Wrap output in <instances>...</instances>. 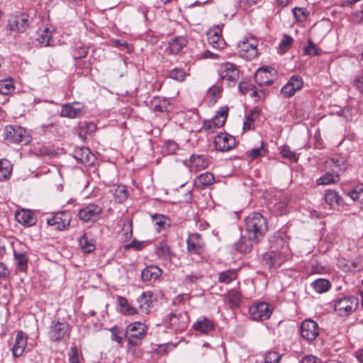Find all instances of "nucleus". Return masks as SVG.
Returning a JSON list of instances; mask_svg holds the SVG:
<instances>
[{
    "instance_id": "nucleus-51",
    "label": "nucleus",
    "mask_w": 363,
    "mask_h": 363,
    "mask_svg": "<svg viewBox=\"0 0 363 363\" xmlns=\"http://www.w3.org/2000/svg\"><path fill=\"white\" fill-rule=\"evenodd\" d=\"M122 235L125 240H128L131 238L133 235V226L132 221L130 220H125L122 228Z\"/></svg>"
},
{
    "instance_id": "nucleus-41",
    "label": "nucleus",
    "mask_w": 363,
    "mask_h": 363,
    "mask_svg": "<svg viewBox=\"0 0 363 363\" xmlns=\"http://www.w3.org/2000/svg\"><path fill=\"white\" fill-rule=\"evenodd\" d=\"M270 68L259 69L255 74V81L259 85H270L272 84V80L266 79L267 78V73L269 71Z\"/></svg>"
},
{
    "instance_id": "nucleus-59",
    "label": "nucleus",
    "mask_w": 363,
    "mask_h": 363,
    "mask_svg": "<svg viewBox=\"0 0 363 363\" xmlns=\"http://www.w3.org/2000/svg\"><path fill=\"white\" fill-rule=\"evenodd\" d=\"M296 92L294 88H292L290 84L287 83L281 89V93L284 98H290L293 96Z\"/></svg>"
},
{
    "instance_id": "nucleus-24",
    "label": "nucleus",
    "mask_w": 363,
    "mask_h": 363,
    "mask_svg": "<svg viewBox=\"0 0 363 363\" xmlns=\"http://www.w3.org/2000/svg\"><path fill=\"white\" fill-rule=\"evenodd\" d=\"M188 40L184 36H177L169 41V49L173 55L179 53L187 45Z\"/></svg>"
},
{
    "instance_id": "nucleus-55",
    "label": "nucleus",
    "mask_w": 363,
    "mask_h": 363,
    "mask_svg": "<svg viewBox=\"0 0 363 363\" xmlns=\"http://www.w3.org/2000/svg\"><path fill=\"white\" fill-rule=\"evenodd\" d=\"M281 354L274 351L269 352L264 358V363H279Z\"/></svg>"
},
{
    "instance_id": "nucleus-34",
    "label": "nucleus",
    "mask_w": 363,
    "mask_h": 363,
    "mask_svg": "<svg viewBox=\"0 0 363 363\" xmlns=\"http://www.w3.org/2000/svg\"><path fill=\"white\" fill-rule=\"evenodd\" d=\"M137 301L141 311L143 313H147L152 303L150 292L142 293V294L138 298Z\"/></svg>"
},
{
    "instance_id": "nucleus-9",
    "label": "nucleus",
    "mask_w": 363,
    "mask_h": 363,
    "mask_svg": "<svg viewBox=\"0 0 363 363\" xmlns=\"http://www.w3.org/2000/svg\"><path fill=\"white\" fill-rule=\"evenodd\" d=\"M272 310L266 302L255 303L249 308V314L254 320H264L270 318Z\"/></svg>"
},
{
    "instance_id": "nucleus-17",
    "label": "nucleus",
    "mask_w": 363,
    "mask_h": 363,
    "mask_svg": "<svg viewBox=\"0 0 363 363\" xmlns=\"http://www.w3.org/2000/svg\"><path fill=\"white\" fill-rule=\"evenodd\" d=\"M84 113L83 106L79 103H69L62 106L60 116L69 118H79Z\"/></svg>"
},
{
    "instance_id": "nucleus-57",
    "label": "nucleus",
    "mask_w": 363,
    "mask_h": 363,
    "mask_svg": "<svg viewBox=\"0 0 363 363\" xmlns=\"http://www.w3.org/2000/svg\"><path fill=\"white\" fill-rule=\"evenodd\" d=\"M178 149V145L174 141H167L162 147L163 152L167 155H172L176 152Z\"/></svg>"
},
{
    "instance_id": "nucleus-54",
    "label": "nucleus",
    "mask_w": 363,
    "mask_h": 363,
    "mask_svg": "<svg viewBox=\"0 0 363 363\" xmlns=\"http://www.w3.org/2000/svg\"><path fill=\"white\" fill-rule=\"evenodd\" d=\"M288 205V201L286 197L276 202L274 205V211L278 214H283L286 211Z\"/></svg>"
},
{
    "instance_id": "nucleus-5",
    "label": "nucleus",
    "mask_w": 363,
    "mask_h": 363,
    "mask_svg": "<svg viewBox=\"0 0 363 363\" xmlns=\"http://www.w3.org/2000/svg\"><path fill=\"white\" fill-rule=\"evenodd\" d=\"M147 327L140 322L130 323L127 326L128 344L130 346H136L145 338L147 335Z\"/></svg>"
},
{
    "instance_id": "nucleus-33",
    "label": "nucleus",
    "mask_w": 363,
    "mask_h": 363,
    "mask_svg": "<svg viewBox=\"0 0 363 363\" xmlns=\"http://www.w3.org/2000/svg\"><path fill=\"white\" fill-rule=\"evenodd\" d=\"M152 220L157 232H160L169 225V218L162 214L152 215Z\"/></svg>"
},
{
    "instance_id": "nucleus-45",
    "label": "nucleus",
    "mask_w": 363,
    "mask_h": 363,
    "mask_svg": "<svg viewBox=\"0 0 363 363\" xmlns=\"http://www.w3.org/2000/svg\"><path fill=\"white\" fill-rule=\"evenodd\" d=\"M51 38V31L48 28H45L41 31L38 38H37V40L42 46L47 47L50 45Z\"/></svg>"
},
{
    "instance_id": "nucleus-23",
    "label": "nucleus",
    "mask_w": 363,
    "mask_h": 363,
    "mask_svg": "<svg viewBox=\"0 0 363 363\" xmlns=\"http://www.w3.org/2000/svg\"><path fill=\"white\" fill-rule=\"evenodd\" d=\"M79 244L81 250L84 253H91L96 249L95 240L87 233L85 232L79 238Z\"/></svg>"
},
{
    "instance_id": "nucleus-1",
    "label": "nucleus",
    "mask_w": 363,
    "mask_h": 363,
    "mask_svg": "<svg viewBox=\"0 0 363 363\" xmlns=\"http://www.w3.org/2000/svg\"><path fill=\"white\" fill-rule=\"evenodd\" d=\"M325 173L316 180L318 185H330L340 180V175L347 169L345 158L335 156L328 158L324 162Z\"/></svg>"
},
{
    "instance_id": "nucleus-27",
    "label": "nucleus",
    "mask_w": 363,
    "mask_h": 363,
    "mask_svg": "<svg viewBox=\"0 0 363 363\" xmlns=\"http://www.w3.org/2000/svg\"><path fill=\"white\" fill-rule=\"evenodd\" d=\"M155 254L158 258L162 259L163 261H169L174 255V252L171 250V247L168 245L164 243L160 244L156 247Z\"/></svg>"
},
{
    "instance_id": "nucleus-20",
    "label": "nucleus",
    "mask_w": 363,
    "mask_h": 363,
    "mask_svg": "<svg viewBox=\"0 0 363 363\" xmlns=\"http://www.w3.org/2000/svg\"><path fill=\"white\" fill-rule=\"evenodd\" d=\"M16 220L26 226H31L35 224L36 218L33 211L28 209H23L15 213Z\"/></svg>"
},
{
    "instance_id": "nucleus-22",
    "label": "nucleus",
    "mask_w": 363,
    "mask_h": 363,
    "mask_svg": "<svg viewBox=\"0 0 363 363\" xmlns=\"http://www.w3.org/2000/svg\"><path fill=\"white\" fill-rule=\"evenodd\" d=\"M193 328L203 334H208L215 328L214 323L212 320L207 318H201L196 320L193 325Z\"/></svg>"
},
{
    "instance_id": "nucleus-15",
    "label": "nucleus",
    "mask_w": 363,
    "mask_h": 363,
    "mask_svg": "<svg viewBox=\"0 0 363 363\" xmlns=\"http://www.w3.org/2000/svg\"><path fill=\"white\" fill-rule=\"evenodd\" d=\"M300 330L301 337L308 341L313 340L319 334L318 323L311 319L303 320Z\"/></svg>"
},
{
    "instance_id": "nucleus-2",
    "label": "nucleus",
    "mask_w": 363,
    "mask_h": 363,
    "mask_svg": "<svg viewBox=\"0 0 363 363\" xmlns=\"http://www.w3.org/2000/svg\"><path fill=\"white\" fill-rule=\"evenodd\" d=\"M245 229L250 239L258 242L267 230L266 219L259 213H252L245 218Z\"/></svg>"
},
{
    "instance_id": "nucleus-39",
    "label": "nucleus",
    "mask_w": 363,
    "mask_h": 363,
    "mask_svg": "<svg viewBox=\"0 0 363 363\" xmlns=\"http://www.w3.org/2000/svg\"><path fill=\"white\" fill-rule=\"evenodd\" d=\"M311 286L316 292L321 294L328 291L331 284L330 281L325 279H318L311 284Z\"/></svg>"
},
{
    "instance_id": "nucleus-3",
    "label": "nucleus",
    "mask_w": 363,
    "mask_h": 363,
    "mask_svg": "<svg viewBox=\"0 0 363 363\" xmlns=\"http://www.w3.org/2000/svg\"><path fill=\"white\" fill-rule=\"evenodd\" d=\"M72 330L71 325L63 320H53L51 321L48 337L55 342L66 340L69 338Z\"/></svg>"
},
{
    "instance_id": "nucleus-50",
    "label": "nucleus",
    "mask_w": 363,
    "mask_h": 363,
    "mask_svg": "<svg viewBox=\"0 0 363 363\" xmlns=\"http://www.w3.org/2000/svg\"><path fill=\"white\" fill-rule=\"evenodd\" d=\"M308 45L304 48L303 54L305 55L316 56L320 54L319 49L311 38L307 40Z\"/></svg>"
},
{
    "instance_id": "nucleus-44",
    "label": "nucleus",
    "mask_w": 363,
    "mask_h": 363,
    "mask_svg": "<svg viewBox=\"0 0 363 363\" xmlns=\"http://www.w3.org/2000/svg\"><path fill=\"white\" fill-rule=\"evenodd\" d=\"M14 90L13 81L11 78L5 79L0 81V94L8 95Z\"/></svg>"
},
{
    "instance_id": "nucleus-43",
    "label": "nucleus",
    "mask_w": 363,
    "mask_h": 363,
    "mask_svg": "<svg viewBox=\"0 0 363 363\" xmlns=\"http://www.w3.org/2000/svg\"><path fill=\"white\" fill-rule=\"evenodd\" d=\"M113 194L115 198V200L118 203L124 202L128 198V193L126 190V187L123 185L117 186L113 190Z\"/></svg>"
},
{
    "instance_id": "nucleus-14",
    "label": "nucleus",
    "mask_w": 363,
    "mask_h": 363,
    "mask_svg": "<svg viewBox=\"0 0 363 363\" xmlns=\"http://www.w3.org/2000/svg\"><path fill=\"white\" fill-rule=\"evenodd\" d=\"M29 26V18L26 13L11 16L7 24V29L16 33L24 32Z\"/></svg>"
},
{
    "instance_id": "nucleus-61",
    "label": "nucleus",
    "mask_w": 363,
    "mask_h": 363,
    "mask_svg": "<svg viewBox=\"0 0 363 363\" xmlns=\"http://www.w3.org/2000/svg\"><path fill=\"white\" fill-rule=\"evenodd\" d=\"M238 89L242 94L245 95L250 89H253V85L247 82H241L239 83Z\"/></svg>"
},
{
    "instance_id": "nucleus-13",
    "label": "nucleus",
    "mask_w": 363,
    "mask_h": 363,
    "mask_svg": "<svg viewBox=\"0 0 363 363\" xmlns=\"http://www.w3.org/2000/svg\"><path fill=\"white\" fill-rule=\"evenodd\" d=\"M187 251L190 255H201L205 251V242L199 233L190 234L186 240Z\"/></svg>"
},
{
    "instance_id": "nucleus-42",
    "label": "nucleus",
    "mask_w": 363,
    "mask_h": 363,
    "mask_svg": "<svg viewBox=\"0 0 363 363\" xmlns=\"http://www.w3.org/2000/svg\"><path fill=\"white\" fill-rule=\"evenodd\" d=\"M259 116V110L258 108L252 109L246 116L245 121L243 123V130H250L252 128V123L256 118Z\"/></svg>"
},
{
    "instance_id": "nucleus-47",
    "label": "nucleus",
    "mask_w": 363,
    "mask_h": 363,
    "mask_svg": "<svg viewBox=\"0 0 363 363\" xmlns=\"http://www.w3.org/2000/svg\"><path fill=\"white\" fill-rule=\"evenodd\" d=\"M203 275L199 272H192L190 274L185 277L184 279V284L187 286H191L192 284H196L199 281L202 279Z\"/></svg>"
},
{
    "instance_id": "nucleus-53",
    "label": "nucleus",
    "mask_w": 363,
    "mask_h": 363,
    "mask_svg": "<svg viewBox=\"0 0 363 363\" xmlns=\"http://www.w3.org/2000/svg\"><path fill=\"white\" fill-rule=\"evenodd\" d=\"M281 154L283 157L289 160L291 162H296L298 161L295 152L291 150L289 146H283L281 150Z\"/></svg>"
},
{
    "instance_id": "nucleus-12",
    "label": "nucleus",
    "mask_w": 363,
    "mask_h": 363,
    "mask_svg": "<svg viewBox=\"0 0 363 363\" xmlns=\"http://www.w3.org/2000/svg\"><path fill=\"white\" fill-rule=\"evenodd\" d=\"M102 213V207L95 204L89 203L79 211L78 216L83 222L96 221Z\"/></svg>"
},
{
    "instance_id": "nucleus-64",
    "label": "nucleus",
    "mask_w": 363,
    "mask_h": 363,
    "mask_svg": "<svg viewBox=\"0 0 363 363\" xmlns=\"http://www.w3.org/2000/svg\"><path fill=\"white\" fill-rule=\"evenodd\" d=\"M353 85L361 94H363V73L354 79Z\"/></svg>"
},
{
    "instance_id": "nucleus-25",
    "label": "nucleus",
    "mask_w": 363,
    "mask_h": 363,
    "mask_svg": "<svg viewBox=\"0 0 363 363\" xmlns=\"http://www.w3.org/2000/svg\"><path fill=\"white\" fill-rule=\"evenodd\" d=\"M162 274V270L156 266L145 267L141 272V279L143 281L156 280Z\"/></svg>"
},
{
    "instance_id": "nucleus-10",
    "label": "nucleus",
    "mask_w": 363,
    "mask_h": 363,
    "mask_svg": "<svg viewBox=\"0 0 363 363\" xmlns=\"http://www.w3.org/2000/svg\"><path fill=\"white\" fill-rule=\"evenodd\" d=\"M218 74L220 79L226 81L229 85H231V83L235 84L239 78V70L235 65L225 62L220 65Z\"/></svg>"
},
{
    "instance_id": "nucleus-49",
    "label": "nucleus",
    "mask_w": 363,
    "mask_h": 363,
    "mask_svg": "<svg viewBox=\"0 0 363 363\" xmlns=\"http://www.w3.org/2000/svg\"><path fill=\"white\" fill-rule=\"evenodd\" d=\"M228 298L232 307H237L239 306L241 295L238 291L235 289L230 290L228 294Z\"/></svg>"
},
{
    "instance_id": "nucleus-18",
    "label": "nucleus",
    "mask_w": 363,
    "mask_h": 363,
    "mask_svg": "<svg viewBox=\"0 0 363 363\" xmlns=\"http://www.w3.org/2000/svg\"><path fill=\"white\" fill-rule=\"evenodd\" d=\"M73 157L82 164L90 166L94 164L95 156L87 147H77L74 150Z\"/></svg>"
},
{
    "instance_id": "nucleus-38",
    "label": "nucleus",
    "mask_w": 363,
    "mask_h": 363,
    "mask_svg": "<svg viewBox=\"0 0 363 363\" xmlns=\"http://www.w3.org/2000/svg\"><path fill=\"white\" fill-rule=\"evenodd\" d=\"M12 167L9 160H0V181L6 180L11 176Z\"/></svg>"
},
{
    "instance_id": "nucleus-36",
    "label": "nucleus",
    "mask_w": 363,
    "mask_h": 363,
    "mask_svg": "<svg viewBox=\"0 0 363 363\" xmlns=\"http://www.w3.org/2000/svg\"><path fill=\"white\" fill-rule=\"evenodd\" d=\"M14 259L16 266L21 272H26L28 269V259L25 253L13 252Z\"/></svg>"
},
{
    "instance_id": "nucleus-7",
    "label": "nucleus",
    "mask_w": 363,
    "mask_h": 363,
    "mask_svg": "<svg viewBox=\"0 0 363 363\" xmlns=\"http://www.w3.org/2000/svg\"><path fill=\"white\" fill-rule=\"evenodd\" d=\"M189 323V317L185 311H175L169 313L168 316V324L175 332L185 330Z\"/></svg>"
},
{
    "instance_id": "nucleus-56",
    "label": "nucleus",
    "mask_w": 363,
    "mask_h": 363,
    "mask_svg": "<svg viewBox=\"0 0 363 363\" xmlns=\"http://www.w3.org/2000/svg\"><path fill=\"white\" fill-rule=\"evenodd\" d=\"M350 272H360L363 269V259L362 258H356L350 259Z\"/></svg>"
},
{
    "instance_id": "nucleus-62",
    "label": "nucleus",
    "mask_w": 363,
    "mask_h": 363,
    "mask_svg": "<svg viewBox=\"0 0 363 363\" xmlns=\"http://www.w3.org/2000/svg\"><path fill=\"white\" fill-rule=\"evenodd\" d=\"M220 32L216 31L212 36L208 38V42L213 48H219V40L220 38Z\"/></svg>"
},
{
    "instance_id": "nucleus-32",
    "label": "nucleus",
    "mask_w": 363,
    "mask_h": 363,
    "mask_svg": "<svg viewBox=\"0 0 363 363\" xmlns=\"http://www.w3.org/2000/svg\"><path fill=\"white\" fill-rule=\"evenodd\" d=\"M237 278L238 272L236 269H228L225 271H223L218 274V281L219 283L228 284L230 282L235 280Z\"/></svg>"
},
{
    "instance_id": "nucleus-52",
    "label": "nucleus",
    "mask_w": 363,
    "mask_h": 363,
    "mask_svg": "<svg viewBox=\"0 0 363 363\" xmlns=\"http://www.w3.org/2000/svg\"><path fill=\"white\" fill-rule=\"evenodd\" d=\"M287 84H290L292 88H294L295 91H298L303 87V82L300 76L293 75L290 77Z\"/></svg>"
},
{
    "instance_id": "nucleus-48",
    "label": "nucleus",
    "mask_w": 363,
    "mask_h": 363,
    "mask_svg": "<svg viewBox=\"0 0 363 363\" xmlns=\"http://www.w3.org/2000/svg\"><path fill=\"white\" fill-rule=\"evenodd\" d=\"M169 77L178 82H183L186 77V73L183 69L174 68L169 71Z\"/></svg>"
},
{
    "instance_id": "nucleus-60",
    "label": "nucleus",
    "mask_w": 363,
    "mask_h": 363,
    "mask_svg": "<svg viewBox=\"0 0 363 363\" xmlns=\"http://www.w3.org/2000/svg\"><path fill=\"white\" fill-rule=\"evenodd\" d=\"M263 143H262L259 147L253 148L250 151V156L252 160H255L259 157L264 156L265 155L266 150L262 147Z\"/></svg>"
},
{
    "instance_id": "nucleus-21",
    "label": "nucleus",
    "mask_w": 363,
    "mask_h": 363,
    "mask_svg": "<svg viewBox=\"0 0 363 363\" xmlns=\"http://www.w3.org/2000/svg\"><path fill=\"white\" fill-rule=\"evenodd\" d=\"M152 105L156 114L167 113L173 109V106L167 99L155 98L152 101Z\"/></svg>"
},
{
    "instance_id": "nucleus-16",
    "label": "nucleus",
    "mask_w": 363,
    "mask_h": 363,
    "mask_svg": "<svg viewBox=\"0 0 363 363\" xmlns=\"http://www.w3.org/2000/svg\"><path fill=\"white\" fill-rule=\"evenodd\" d=\"M236 145L235 138L228 133L217 135L214 139V145L218 150L226 152L233 149Z\"/></svg>"
},
{
    "instance_id": "nucleus-26",
    "label": "nucleus",
    "mask_w": 363,
    "mask_h": 363,
    "mask_svg": "<svg viewBox=\"0 0 363 363\" xmlns=\"http://www.w3.org/2000/svg\"><path fill=\"white\" fill-rule=\"evenodd\" d=\"M253 240L250 239L249 236L247 238L241 237L240 240L235 243V250L240 253H248L252 251Z\"/></svg>"
},
{
    "instance_id": "nucleus-37",
    "label": "nucleus",
    "mask_w": 363,
    "mask_h": 363,
    "mask_svg": "<svg viewBox=\"0 0 363 363\" xmlns=\"http://www.w3.org/2000/svg\"><path fill=\"white\" fill-rule=\"evenodd\" d=\"M263 259L269 264V267L277 268L281 264V260L274 252H267L263 255Z\"/></svg>"
},
{
    "instance_id": "nucleus-40",
    "label": "nucleus",
    "mask_w": 363,
    "mask_h": 363,
    "mask_svg": "<svg viewBox=\"0 0 363 363\" xmlns=\"http://www.w3.org/2000/svg\"><path fill=\"white\" fill-rule=\"evenodd\" d=\"M118 303L121 307V312L125 315H134L138 313L135 308L132 307L128 302V300L122 296H118Z\"/></svg>"
},
{
    "instance_id": "nucleus-58",
    "label": "nucleus",
    "mask_w": 363,
    "mask_h": 363,
    "mask_svg": "<svg viewBox=\"0 0 363 363\" xmlns=\"http://www.w3.org/2000/svg\"><path fill=\"white\" fill-rule=\"evenodd\" d=\"M96 130V125L94 123H89L80 127L79 135L82 136V133L91 135Z\"/></svg>"
},
{
    "instance_id": "nucleus-46",
    "label": "nucleus",
    "mask_w": 363,
    "mask_h": 363,
    "mask_svg": "<svg viewBox=\"0 0 363 363\" xmlns=\"http://www.w3.org/2000/svg\"><path fill=\"white\" fill-rule=\"evenodd\" d=\"M293 42L294 40L291 36L284 35L279 45L278 52L281 55L284 54L291 47Z\"/></svg>"
},
{
    "instance_id": "nucleus-35",
    "label": "nucleus",
    "mask_w": 363,
    "mask_h": 363,
    "mask_svg": "<svg viewBox=\"0 0 363 363\" xmlns=\"http://www.w3.org/2000/svg\"><path fill=\"white\" fill-rule=\"evenodd\" d=\"M228 107H222L220 111H218L216 115L211 120L213 123L216 124L217 128L222 127L227 119L228 117Z\"/></svg>"
},
{
    "instance_id": "nucleus-29",
    "label": "nucleus",
    "mask_w": 363,
    "mask_h": 363,
    "mask_svg": "<svg viewBox=\"0 0 363 363\" xmlns=\"http://www.w3.org/2000/svg\"><path fill=\"white\" fill-rule=\"evenodd\" d=\"M110 332L111 340L116 342L118 345H122L125 338L128 340L127 328L124 330L122 328L114 325L110 329Z\"/></svg>"
},
{
    "instance_id": "nucleus-4",
    "label": "nucleus",
    "mask_w": 363,
    "mask_h": 363,
    "mask_svg": "<svg viewBox=\"0 0 363 363\" xmlns=\"http://www.w3.org/2000/svg\"><path fill=\"white\" fill-rule=\"evenodd\" d=\"M358 300L353 296H342L333 301L334 310L341 317L352 313L357 308Z\"/></svg>"
},
{
    "instance_id": "nucleus-11",
    "label": "nucleus",
    "mask_w": 363,
    "mask_h": 363,
    "mask_svg": "<svg viewBox=\"0 0 363 363\" xmlns=\"http://www.w3.org/2000/svg\"><path fill=\"white\" fill-rule=\"evenodd\" d=\"M257 43L255 39H245L238 45V52L242 58L247 60L254 59L257 55Z\"/></svg>"
},
{
    "instance_id": "nucleus-63",
    "label": "nucleus",
    "mask_w": 363,
    "mask_h": 363,
    "mask_svg": "<svg viewBox=\"0 0 363 363\" xmlns=\"http://www.w3.org/2000/svg\"><path fill=\"white\" fill-rule=\"evenodd\" d=\"M69 361L70 363H79L77 348L75 346L72 347L70 349L69 354Z\"/></svg>"
},
{
    "instance_id": "nucleus-8",
    "label": "nucleus",
    "mask_w": 363,
    "mask_h": 363,
    "mask_svg": "<svg viewBox=\"0 0 363 363\" xmlns=\"http://www.w3.org/2000/svg\"><path fill=\"white\" fill-rule=\"evenodd\" d=\"M4 138L7 143L18 144L27 143L26 130L21 126L8 125L4 131Z\"/></svg>"
},
{
    "instance_id": "nucleus-31",
    "label": "nucleus",
    "mask_w": 363,
    "mask_h": 363,
    "mask_svg": "<svg viewBox=\"0 0 363 363\" xmlns=\"http://www.w3.org/2000/svg\"><path fill=\"white\" fill-rule=\"evenodd\" d=\"M325 199L330 208H334L335 206H339L343 203L342 196L337 191L333 190L326 191Z\"/></svg>"
},
{
    "instance_id": "nucleus-28",
    "label": "nucleus",
    "mask_w": 363,
    "mask_h": 363,
    "mask_svg": "<svg viewBox=\"0 0 363 363\" xmlns=\"http://www.w3.org/2000/svg\"><path fill=\"white\" fill-rule=\"evenodd\" d=\"M191 168H195L196 170L206 169L208 166V161L204 155H193L190 157Z\"/></svg>"
},
{
    "instance_id": "nucleus-19",
    "label": "nucleus",
    "mask_w": 363,
    "mask_h": 363,
    "mask_svg": "<svg viewBox=\"0 0 363 363\" xmlns=\"http://www.w3.org/2000/svg\"><path fill=\"white\" fill-rule=\"evenodd\" d=\"M28 337L26 333L22 331H19L15 339V343L12 347V353L14 357H21L27 345Z\"/></svg>"
},
{
    "instance_id": "nucleus-6",
    "label": "nucleus",
    "mask_w": 363,
    "mask_h": 363,
    "mask_svg": "<svg viewBox=\"0 0 363 363\" xmlns=\"http://www.w3.org/2000/svg\"><path fill=\"white\" fill-rule=\"evenodd\" d=\"M71 220V213L69 211H63L48 215L46 218V223L54 230H64L69 226Z\"/></svg>"
},
{
    "instance_id": "nucleus-30",
    "label": "nucleus",
    "mask_w": 363,
    "mask_h": 363,
    "mask_svg": "<svg viewBox=\"0 0 363 363\" xmlns=\"http://www.w3.org/2000/svg\"><path fill=\"white\" fill-rule=\"evenodd\" d=\"M215 178L212 173L205 172L196 177V184L199 188L203 189L214 183Z\"/></svg>"
}]
</instances>
